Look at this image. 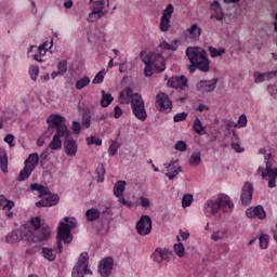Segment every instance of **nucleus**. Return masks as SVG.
I'll list each match as a JSON object with an SVG mask.
<instances>
[{
  "label": "nucleus",
  "instance_id": "nucleus-32",
  "mask_svg": "<svg viewBox=\"0 0 277 277\" xmlns=\"http://www.w3.org/2000/svg\"><path fill=\"white\" fill-rule=\"evenodd\" d=\"M85 216L88 222H96V220L101 217V211H98V209L96 208L88 209L85 212Z\"/></svg>",
  "mask_w": 277,
  "mask_h": 277
},
{
  "label": "nucleus",
  "instance_id": "nucleus-59",
  "mask_svg": "<svg viewBox=\"0 0 277 277\" xmlns=\"http://www.w3.org/2000/svg\"><path fill=\"white\" fill-rule=\"evenodd\" d=\"M232 148L233 150H236V153H243V148L239 144V142H232Z\"/></svg>",
  "mask_w": 277,
  "mask_h": 277
},
{
  "label": "nucleus",
  "instance_id": "nucleus-25",
  "mask_svg": "<svg viewBox=\"0 0 277 277\" xmlns=\"http://www.w3.org/2000/svg\"><path fill=\"white\" fill-rule=\"evenodd\" d=\"M60 202V196L57 195H48V197L36 202V207H55Z\"/></svg>",
  "mask_w": 277,
  "mask_h": 277
},
{
  "label": "nucleus",
  "instance_id": "nucleus-15",
  "mask_svg": "<svg viewBox=\"0 0 277 277\" xmlns=\"http://www.w3.org/2000/svg\"><path fill=\"white\" fill-rule=\"evenodd\" d=\"M189 80L185 76H173L168 80V87L174 90H185L189 84Z\"/></svg>",
  "mask_w": 277,
  "mask_h": 277
},
{
  "label": "nucleus",
  "instance_id": "nucleus-45",
  "mask_svg": "<svg viewBox=\"0 0 277 277\" xmlns=\"http://www.w3.org/2000/svg\"><path fill=\"white\" fill-rule=\"evenodd\" d=\"M105 81V70L98 71L92 80L93 85H98Z\"/></svg>",
  "mask_w": 277,
  "mask_h": 277
},
{
  "label": "nucleus",
  "instance_id": "nucleus-11",
  "mask_svg": "<svg viewBox=\"0 0 277 277\" xmlns=\"http://www.w3.org/2000/svg\"><path fill=\"white\" fill-rule=\"evenodd\" d=\"M172 14H174V5L168 4L160 18V31L166 32L170 30V21H172Z\"/></svg>",
  "mask_w": 277,
  "mask_h": 277
},
{
  "label": "nucleus",
  "instance_id": "nucleus-62",
  "mask_svg": "<svg viewBox=\"0 0 277 277\" xmlns=\"http://www.w3.org/2000/svg\"><path fill=\"white\" fill-rule=\"evenodd\" d=\"M210 10H211L212 12H217V10H221L220 2L214 1V2L210 5Z\"/></svg>",
  "mask_w": 277,
  "mask_h": 277
},
{
  "label": "nucleus",
  "instance_id": "nucleus-7",
  "mask_svg": "<svg viewBox=\"0 0 277 277\" xmlns=\"http://www.w3.org/2000/svg\"><path fill=\"white\" fill-rule=\"evenodd\" d=\"M131 109L135 118H137V120H141L142 122H144L146 118H148L144 100H142V95L137 93L134 94V96L132 97Z\"/></svg>",
  "mask_w": 277,
  "mask_h": 277
},
{
  "label": "nucleus",
  "instance_id": "nucleus-1",
  "mask_svg": "<svg viewBox=\"0 0 277 277\" xmlns=\"http://www.w3.org/2000/svg\"><path fill=\"white\" fill-rule=\"evenodd\" d=\"M42 223L39 216L32 217L28 227L24 229H16L6 236V243H18V241H47L51 237V229L49 227H41Z\"/></svg>",
  "mask_w": 277,
  "mask_h": 277
},
{
  "label": "nucleus",
  "instance_id": "nucleus-14",
  "mask_svg": "<svg viewBox=\"0 0 277 277\" xmlns=\"http://www.w3.org/2000/svg\"><path fill=\"white\" fill-rule=\"evenodd\" d=\"M47 122L51 129H56V133L60 132V129H68V127H66V119L62 117V115L52 114L47 118Z\"/></svg>",
  "mask_w": 277,
  "mask_h": 277
},
{
  "label": "nucleus",
  "instance_id": "nucleus-3",
  "mask_svg": "<svg viewBox=\"0 0 277 277\" xmlns=\"http://www.w3.org/2000/svg\"><path fill=\"white\" fill-rule=\"evenodd\" d=\"M77 226V219L65 216L64 221L58 224L57 236H56V248L58 254H62L63 246L62 241L65 243H70L72 241V229Z\"/></svg>",
  "mask_w": 277,
  "mask_h": 277
},
{
  "label": "nucleus",
  "instance_id": "nucleus-28",
  "mask_svg": "<svg viewBox=\"0 0 277 277\" xmlns=\"http://www.w3.org/2000/svg\"><path fill=\"white\" fill-rule=\"evenodd\" d=\"M124 189H127V182L119 180L114 185V196L116 198H121L124 195Z\"/></svg>",
  "mask_w": 277,
  "mask_h": 277
},
{
  "label": "nucleus",
  "instance_id": "nucleus-42",
  "mask_svg": "<svg viewBox=\"0 0 277 277\" xmlns=\"http://www.w3.org/2000/svg\"><path fill=\"white\" fill-rule=\"evenodd\" d=\"M14 201L0 199V207H2L3 211H12L14 209Z\"/></svg>",
  "mask_w": 277,
  "mask_h": 277
},
{
  "label": "nucleus",
  "instance_id": "nucleus-2",
  "mask_svg": "<svg viewBox=\"0 0 277 277\" xmlns=\"http://www.w3.org/2000/svg\"><path fill=\"white\" fill-rule=\"evenodd\" d=\"M186 55L190 62L188 67L190 72H194L196 68L201 72H209L211 69V63L207 56V51L202 50V48H187Z\"/></svg>",
  "mask_w": 277,
  "mask_h": 277
},
{
  "label": "nucleus",
  "instance_id": "nucleus-48",
  "mask_svg": "<svg viewBox=\"0 0 277 277\" xmlns=\"http://www.w3.org/2000/svg\"><path fill=\"white\" fill-rule=\"evenodd\" d=\"M57 70L64 75V72L68 71V61L62 60L57 63Z\"/></svg>",
  "mask_w": 277,
  "mask_h": 277
},
{
  "label": "nucleus",
  "instance_id": "nucleus-21",
  "mask_svg": "<svg viewBox=\"0 0 277 277\" xmlns=\"http://www.w3.org/2000/svg\"><path fill=\"white\" fill-rule=\"evenodd\" d=\"M247 217H259V220H265L267 213L263 206H255L254 208H248L246 211Z\"/></svg>",
  "mask_w": 277,
  "mask_h": 277
},
{
  "label": "nucleus",
  "instance_id": "nucleus-9",
  "mask_svg": "<svg viewBox=\"0 0 277 277\" xmlns=\"http://www.w3.org/2000/svg\"><path fill=\"white\" fill-rule=\"evenodd\" d=\"M156 107L163 114H170L172 111V100L166 93L160 92L156 95Z\"/></svg>",
  "mask_w": 277,
  "mask_h": 277
},
{
  "label": "nucleus",
  "instance_id": "nucleus-10",
  "mask_svg": "<svg viewBox=\"0 0 277 277\" xmlns=\"http://www.w3.org/2000/svg\"><path fill=\"white\" fill-rule=\"evenodd\" d=\"M64 149L67 157H76L77 150L79 149L77 141L72 137V134L68 129L64 140Z\"/></svg>",
  "mask_w": 277,
  "mask_h": 277
},
{
  "label": "nucleus",
  "instance_id": "nucleus-6",
  "mask_svg": "<svg viewBox=\"0 0 277 277\" xmlns=\"http://www.w3.org/2000/svg\"><path fill=\"white\" fill-rule=\"evenodd\" d=\"M90 255L88 252H82L78 259L77 264L74 266L71 277H84L85 275H92V271L88 268Z\"/></svg>",
  "mask_w": 277,
  "mask_h": 277
},
{
  "label": "nucleus",
  "instance_id": "nucleus-50",
  "mask_svg": "<svg viewBox=\"0 0 277 277\" xmlns=\"http://www.w3.org/2000/svg\"><path fill=\"white\" fill-rule=\"evenodd\" d=\"M174 252L177 256H185V246L182 242L174 245Z\"/></svg>",
  "mask_w": 277,
  "mask_h": 277
},
{
  "label": "nucleus",
  "instance_id": "nucleus-57",
  "mask_svg": "<svg viewBox=\"0 0 277 277\" xmlns=\"http://www.w3.org/2000/svg\"><path fill=\"white\" fill-rule=\"evenodd\" d=\"M140 202H141V207H143V209H148V207H150V200L144 196H142L140 198Z\"/></svg>",
  "mask_w": 277,
  "mask_h": 277
},
{
  "label": "nucleus",
  "instance_id": "nucleus-38",
  "mask_svg": "<svg viewBox=\"0 0 277 277\" xmlns=\"http://www.w3.org/2000/svg\"><path fill=\"white\" fill-rule=\"evenodd\" d=\"M209 51H210L211 57H222V55L226 53V49L224 48L217 49V48L210 47Z\"/></svg>",
  "mask_w": 277,
  "mask_h": 277
},
{
  "label": "nucleus",
  "instance_id": "nucleus-23",
  "mask_svg": "<svg viewBox=\"0 0 277 277\" xmlns=\"http://www.w3.org/2000/svg\"><path fill=\"white\" fill-rule=\"evenodd\" d=\"M166 176H168V179L170 181H173L175 176H179V172H181V167L176 166V161H172L170 163H166Z\"/></svg>",
  "mask_w": 277,
  "mask_h": 277
},
{
  "label": "nucleus",
  "instance_id": "nucleus-49",
  "mask_svg": "<svg viewBox=\"0 0 277 277\" xmlns=\"http://www.w3.org/2000/svg\"><path fill=\"white\" fill-rule=\"evenodd\" d=\"M87 144L88 146H92V144H95V146H103V140L96 138L95 136H88Z\"/></svg>",
  "mask_w": 277,
  "mask_h": 277
},
{
  "label": "nucleus",
  "instance_id": "nucleus-31",
  "mask_svg": "<svg viewBox=\"0 0 277 277\" xmlns=\"http://www.w3.org/2000/svg\"><path fill=\"white\" fill-rule=\"evenodd\" d=\"M193 131H195L197 135H207V127L202 126V121H200V119H195Z\"/></svg>",
  "mask_w": 277,
  "mask_h": 277
},
{
  "label": "nucleus",
  "instance_id": "nucleus-19",
  "mask_svg": "<svg viewBox=\"0 0 277 277\" xmlns=\"http://www.w3.org/2000/svg\"><path fill=\"white\" fill-rule=\"evenodd\" d=\"M220 211V206L217 205V199H209L203 205V213L206 217H213Z\"/></svg>",
  "mask_w": 277,
  "mask_h": 277
},
{
  "label": "nucleus",
  "instance_id": "nucleus-16",
  "mask_svg": "<svg viewBox=\"0 0 277 277\" xmlns=\"http://www.w3.org/2000/svg\"><path fill=\"white\" fill-rule=\"evenodd\" d=\"M151 259L155 263H163V261L170 263V259H172V251L166 248H157L154 251Z\"/></svg>",
  "mask_w": 277,
  "mask_h": 277
},
{
  "label": "nucleus",
  "instance_id": "nucleus-26",
  "mask_svg": "<svg viewBox=\"0 0 277 277\" xmlns=\"http://www.w3.org/2000/svg\"><path fill=\"white\" fill-rule=\"evenodd\" d=\"M186 36L190 40H199L200 36H202V28H200L198 24H193L189 28L186 29Z\"/></svg>",
  "mask_w": 277,
  "mask_h": 277
},
{
  "label": "nucleus",
  "instance_id": "nucleus-63",
  "mask_svg": "<svg viewBox=\"0 0 277 277\" xmlns=\"http://www.w3.org/2000/svg\"><path fill=\"white\" fill-rule=\"evenodd\" d=\"M30 189H31V192H40L42 189V185H40L38 183H34L30 185Z\"/></svg>",
  "mask_w": 277,
  "mask_h": 277
},
{
  "label": "nucleus",
  "instance_id": "nucleus-20",
  "mask_svg": "<svg viewBox=\"0 0 277 277\" xmlns=\"http://www.w3.org/2000/svg\"><path fill=\"white\" fill-rule=\"evenodd\" d=\"M252 190H253V187L250 184V182H246L242 187V193L240 196V200L242 205H245V207H247V205H250V202H252Z\"/></svg>",
  "mask_w": 277,
  "mask_h": 277
},
{
  "label": "nucleus",
  "instance_id": "nucleus-30",
  "mask_svg": "<svg viewBox=\"0 0 277 277\" xmlns=\"http://www.w3.org/2000/svg\"><path fill=\"white\" fill-rule=\"evenodd\" d=\"M0 168L5 174L8 172V151L0 147Z\"/></svg>",
  "mask_w": 277,
  "mask_h": 277
},
{
  "label": "nucleus",
  "instance_id": "nucleus-55",
  "mask_svg": "<svg viewBox=\"0 0 277 277\" xmlns=\"http://www.w3.org/2000/svg\"><path fill=\"white\" fill-rule=\"evenodd\" d=\"M248 124V117L246 115H241L238 119V127L239 129H242Z\"/></svg>",
  "mask_w": 277,
  "mask_h": 277
},
{
  "label": "nucleus",
  "instance_id": "nucleus-58",
  "mask_svg": "<svg viewBox=\"0 0 277 277\" xmlns=\"http://www.w3.org/2000/svg\"><path fill=\"white\" fill-rule=\"evenodd\" d=\"M153 64L145 65L144 75L145 77H153Z\"/></svg>",
  "mask_w": 277,
  "mask_h": 277
},
{
  "label": "nucleus",
  "instance_id": "nucleus-39",
  "mask_svg": "<svg viewBox=\"0 0 277 277\" xmlns=\"http://www.w3.org/2000/svg\"><path fill=\"white\" fill-rule=\"evenodd\" d=\"M51 47H53V41H51L50 43L44 42L37 49V51H38L39 55H41V57H44V55H47V51H49V49H51Z\"/></svg>",
  "mask_w": 277,
  "mask_h": 277
},
{
  "label": "nucleus",
  "instance_id": "nucleus-17",
  "mask_svg": "<svg viewBox=\"0 0 277 277\" xmlns=\"http://www.w3.org/2000/svg\"><path fill=\"white\" fill-rule=\"evenodd\" d=\"M67 133L68 129H58V132H55L53 140L50 142L49 148H51V150H60L62 148V137L66 138Z\"/></svg>",
  "mask_w": 277,
  "mask_h": 277
},
{
  "label": "nucleus",
  "instance_id": "nucleus-4",
  "mask_svg": "<svg viewBox=\"0 0 277 277\" xmlns=\"http://www.w3.org/2000/svg\"><path fill=\"white\" fill-rule=\"evenodd\" d=\"M266 161L265 169L259 168V172H261L262 179L264 181H268V187L274 189L276 187V179H277V168H274V156L268 154L264 157Z\"/></svg>",
  "mask_w": 277,
  "mask_h": 277
},
{
  "label": "nucleus",
  "instance_id": "nucleus-36",
  "mask_svg": "<svg viewBox=\"0 0 277 277\" xmlns=\"http://www.w3.org/2000/svg\"><path fill=\"white\" fill-rule=\"evenodd\" d=\"M90 85V77L84 76L76 81V90H83V88H88Z\"/></svg>",
  "mask_w": 277,
  "mask_h": 277
},
{
  "label": "nucleus",
  "instance_id": "nucleus-13",
  "mask_svg": "<svg viewBox=\"0 0 277 277\" xmlns=\"http://www.w3.org/2000/svg\"><path fill=\"white\" fill-rule=\"evenodd\" d=\"M216 203L219 206V211L221 210L223 213H230V211L235 209V203H233L230 197L225 194L217 196Z\"/></svg>",
  "mask_w": 277,
  "mask_h": 277
},
{
  "label": "nucleus",
  "instance_id": "nucleus-47",
  "mask_svg": "<svg viewBox=\"0 0 277 277\" xmlns=\"http://www.w3.org/2000/svg\"><path fill=\"white\" fill-rule=\"evenodd\" d=\"M29 75H30V79L32 81H36V79H38V75H40V68L36 65H31L29 67Z\"/></svg>",
  "mask_w": 277,
  "mask_h": 277
},
{
  "label": "nucleus",
  "instance_id": "nucleus-22",
  "mask_svg": "<svg viewBox=\"0 0 277 277\" xmlns=\"http://www.w3.org/2000/svg\"><path fill=\"white\" fill-rule=\"evenodd\" d=\"M135 94L136 93H133L131 87H127L124 91L119 93V103H121V105H129V103L132 105Z\"/></svg>",
  "mask_w": 277,
  "mask_h": 277
},
{
  "label": "nucleus",
  "instance_id": "nucleus-54",
  "mask_svg": "<svg viewBox=\"0 0 277 277\" xmlns=\"http://www.w3.org/2000/svg\"><path fill=\"white\" fill-rule=\"evenodd\" d=\"M117 153H118V145L116 143H113L108 148V155L109 157H116Z\"/></svg>",
  "mask_w": 277,
  "mask_h": 277
},
{
  "label": "nucleus",
  "instance_id": "nucleus-33",
  "mask_svg": "<svg viewBox=\"0 0 277 277\" xmlns=\"http://www.w3.org/2000/svg\"><path fill=\"white\" fill-rule=\"evenodd\" d=\"M226 235H228V229L222 228L216 232H214L211 235L212 241H222V239H226Z\"/></svg>",
  "mask_w": 277,
  "mask_h": 277
},
{
  "label": "nucleus",
  "instance_id": "nucleus-12",
  "mask_svg": "<svg viewBox=\"0 0 277 277\" xmlns=\"http://www.w3.org/2000/svg\"><path fill=\"white\" fill-rule=\"evenodd\" d=\"M217 78H213L211 80H201L197 82V92L200 94H209L210 92H215V89L217 88Z\"/></svg>",
  "mask_w": 277,
  "mask_h": 277
},
{
  "label": "nucleus",
  "instance_id": "nucleus-24",
  "mask_svg": "<svg viewBox=\"0 0 277 277\" xmlns=\"http://www.w3.org/2000/svg\"><path fill=\"white\" fill-rule=\"evenodd\" d=\"M151 64L156 72H163V70H166V57L161 54H153Z\"/></svg>",
  "mask_w": 277,
  "mask_h": 277
},
{
  "label": "nucleus",
  "instance_id": "nucleus-46",
  "mask_svg": "<svg viewBox=\"0 0 277 277\" xmlns=\"http://www.w3.org/2000/svg\"><path fill=\"white\" fill-rule=\"evenodd\" d=\"M141 60H142L143 64H145V66H148V65L153 64V54L149 55L148 53H146V51H142Z\"/></svg>",
  "mask_w": 277,
  "mask_h": 277
},
{
  "label": "nucleus",
  "instance_id": "nucleus-5",
  "mask_svg": "<svg viewBox=\"0 0 277 277\" xmlns=\"http://www.w3.org/2000/svg\"><path fill=\"white\" fill-rule=\"evenodd\" d=\"M107 12H109V0H95L93 2V11L88 17L89 23H96V21L103 18Z\"/></svg>",
  "mask_w": 277,
  "mask_h": 277
},
{
  "label": "nucleus",
  "instance_id": "nucleus-52",
  "mask_svg": "<svg viewBox=\"0 0 277 277\" xmlns=\"http://www.w3.org/2000/svg\"><path fill=\"white\" fill-rule=\"evenodd\" d=\"M175 150H180V153H185V150H187V144H185V142L183 141H179L175 144Z\"/></svg>",
  "mask_w": 277,
  "mask_h": 277
},
{
  "label": "nucleus",
  "instance_id": "nucleus-53",
  "mask_svg": "<svg viewBox=\"0 0 277 277\" xmlns=\"http://www.w3.org/2000/svg\"><path fill=\"white\" fill-rule=\"evenodd\" d=\"M160 49H163L164 51H176V47H173L172 44L168 43L167 41H162L160 43Z\"/></svg>",
  "mask_w": 277,
  "mask_h": 277
},
{
  "label": "nucleus",
  "instance_id": "nucleus-18",
  "mask_svg": "<svg viewBox=\"0 0 277 277\" xmlns=\"http://www.w3.org/2000/svg\"><path fill=\"white\" fill-rule=\"evenodd\" d=\"M114 269V258L107 256L103 259L98 265V272L103 277H109Z\"/></svg>",
  "mask_w": 277,
  "mask_h": 277
},
{
  "label": "nucleus",
  "instance_id": "nucleus-29",
  "mask_svg": "<svg viewBox=\"0 0 277 277\" xmlns=\"http://www.w3.org/2000/svg\"><path fill=\"white\" fill-rule=\"evenodd\" d=\"M40 161V156H38L37 153L30 154L28 158L24 161V166L27 168H32V170H36V167L38 166Z\"/></svg>",
  "mask_w": 277,
  "mask_h": 277
},
{
  "label": "nucleus",
  "instance_id": "nucleus-34",
  "mask_svg": "<svg viewBox=\"0 0 277 277\" xmlns=\"http://www.w3.org/2000/svg\"><path fill=\"white\" fill-rule=\"evenodd\" d=\"M114 103V96L111 94L106 93L105 90H102V100H101V106L102 107H109Z\"/></svg>",
  "mask_w": 277,
  "mask_h": 277
},
{
  "label": "nucleus",
  "instance_id": "nucleus-44",
  "mask_svg": "<svg viewBox=\"0 0 277 277\" xmlns=\"http://www.w3.org/2000/svg\"><path fill=\"white\" fill-rule=\"evenodd\" d=\"M96 174L98 183H103V181H105V166H103V163L97 166Z\"/></svg>",
  "mask_w": 277,
  "mask_h": 277
},
{
  "label": "nucleus",
  "instance_id": "nucleus-61",
  "mask_svg": "<svg viewBox=\"0 0 277 277\" xmlns=\"http://www.w3.org/2000/svg\"><path fill=\"white\" fill-rule=\"evenodd\" d=\"M51 194V190H49V187L42 186L41 189H39V197L42 198V196H49Z\"/></svg>",
  "mask_w": 277,
  "mask_h": 277
},
{
  "label": "nucleus",
  "instance_id": "nucleus-8",
  "mask_svg": "<svg viewBox=\"0 0 277 277\" xmlns=\"http://www.w3.org/2000/svg\"><path fill=\"white\" fill-rule=\"evenodd\" d=\"M153 220L148 215H142L136 223V232L138 233V235L146 237V235H150Z\"/></svg>",
  "mask_w": 277,
  "mask_h": 277
},
{
  "label": "nucleus",
  "instance_id": "nucleus-40",
  "mask_svg": "<svg viewBox=\"0 0 277 277\" xmlns=\"http://www.w3.org/2000/svg\"><path fill=\"white\" fill-rule=\"evenodd\" d=\"M42 254L48 261H55V251L51 248H43Z\"/></svg>",
  "mask_w": 277,
  "mask_h": 277
},
{
  "label": "nucleus",
  "instance_id": "nucleus-41",
  "mask_svg": "<svg viewBox=\"0 0 277 277\" xmlns=\"http://www.w3.org/2000/svg\"><path fill=\"white\" fill-rule=\"evenodd\" d=\"M269 247V236L267 234H263L260 236V248L262 250H267Z\"/></svg>",
  "mask_w": 277,
  "mask_h": 277
},
{
  "label": "nucleus",
  "instance_id": "nucleus-64",
  "mask_svg": "<svg viewBox=\"0 0 277 277\" xmlns=\"http://www.w3.org/2000/svg\"><path fill=\"white\" fill-rule=\"evenodd\" d=\"M4 142H6V144H9V146H12V142H14V135L6 134V136L4 137Z\"/></svg>",
  "mask_w": 277,
  "mask_h": 277
},
{
  "label": "nucleus",
  "instance_id": "nucleus-37",
  "mask_svg": "<svg viewBox=\"0 0 277 277\" xmlns=\"http://www.w3.org/2000/svg\"><path fill=\"white\" fill-rule=\"evenodd\" d=\"M201 161H202V158L200 156V153H194L190 156L189 166H192L193 168H196V167L200 166Z\"/></svg>",
  "mask_w": 277,
  "mask_h": 277
},
{
  "label": "nucleus",
  "instance_id": "nucleus-35",
  "mask_svg": "<svg viewBox=\"0 0 277 277\" xmlns=\"http://www.w3.org/2000/svg\"><path fill=\"white\" fill-rule=\"evenodd\" d=\"M31 172H34V167L25 166L24 169L19 172L17 181H27L29 176H31Z\"/></svg>",
  "mask_w": 277,
  "mask_h": 277
},
{
  "label": "nucleus",
  "instance_id": "nucleus-27",
  "mask_svg": "<svg viewBox=\"0 0 277 277\" xmlns=\"http://www.w3.org/2000/svg\"><path fill=\"white\" fill-rule=\"evenodd\" d=\"M255 83H263V81H269V79H274L277 77V70L264 72V74H254Z\"/></svg>",
  "mask_w": 277,
  "mask_h": 277
},
{
  "label": "nucleus",
  "instance_id": "nucleus-43",
  "mask_svg": "<svg viewBox=\"0 0 277 277\" xmlns=\"http://www.w3.org/2000/svg\"><path fill=\"white\" fill-rule=\"evenodd\" d=\"M192 202H194V196L190 194H185L182 198V207L187 209V207L192 206Z\"/></svg>",
  "mask_w": 277,
  "mask_h": 277
},
{
  "label": "nucleus",
  "instance_id": "nucleus-51",
  "mask_svg": "<svg viewBox=\"0 0 277 277\" xmlns=\"http://www.w3.org/2000/svg\"><path fill=\"white\" fill-rule=\"evenodd\" d=\"M187 119V113H179L173 117L174 122H183Z\"/></svg>",
  "mask_w": 277,
  "mask_h": 277
},
{
  "label": "nucleus",
  "instance_id": "nucleus-60",
  "mask_svg": "<svg viewBox=\"0 0 277 277\" xmlns=\"http://www.w3.org/2000/svg\"><path fill=\"white\" fill-rule=\"evenodd\" d=\"M122 108H120V106H116L114 109V118H122Z\"/></svg>",
  "mask_w": 277,
  "mask_h": 277
},
{
  "label": "nucleus",
  "instance_id": "nucleus-56",
  "mask_svg": "<svg viewBox=\"0 0 277 277\" xmlns=\"http://www.w3.org/2000/svg\"><path fill=\"white\" fill-rule=\"evenodd\" d=\"M71 129H72V132L75 133V135H79V133H81V123L74 121Z\"/></svg>",
  "mask_w": 277,
  "mask_h": 277
}]
</instances>
